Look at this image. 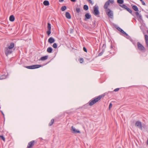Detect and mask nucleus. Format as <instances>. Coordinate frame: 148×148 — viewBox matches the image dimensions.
Instances as JSON below:
<instances>
[{"label":"nucleus","mask_w":148,"mask_h":148,"mask_svg":"<svg viewBox=\"0 0 148 148\" xmlns=\"http://www.w3.org/2000/svg\"><path fill=\"white\" fill-rule=\"evenodd\" d=\"M105 95V93H104L103 94L99 95L96 98H95L94 99L92 100V101H90L88 102V104H86L84 105V108H86L88 106V105L90 106H92L94 104L100 100Z\"/></svg>","instance_id":"nucleus-1"},{"label":"nucleus","mask_w":148,"mask_h":148,"mask_svg":"<svg viewBox=\"0 0 148 148\" xmlns=\"http://www.w3.org/2000/svg\"><path fill=\"white\" fill-rule=\"evenodd\" d=\"M93 13L95 16L97 17H99L100 12L99 10V7L98 6L95 5L94 7Z\"/></svg>","instance_id":"nucleus-2"},{"label":"nucleus","mask_w":148,"mask_h":148,"mask_svg":"<svg viewBox=\"0 0 148 148\" xmlns=\"http://www.w3.org/2000/svg\"><path fill=\"white\" fill-rule=\"evenodd\" d=\"M42 66L40 65H34L30 66H26L25 67L27 69H34L38 68Z\"/></svg>","instance_id":"nucleus-3"},{"label":"nucleus","mask_w":148,"mask_h":148,"mask_svg":"<svg viewBox=\"0 0 148 148\" xmlns=\"http://www.w3.org/2000/svg\"><path fill=\"white\" fill-rule=\"evenodd\" d=\"M13 51L12 49H9L8 48L5 47L4 49V53L6 56L11 54Z\"/></svg>","instance_id":"nucleus-4"},{"label":"nucleus","mask_w":148,"mask_h":148,"mask_svg":"<svg viewBox=\"0 0 148 148\" xmlns=\"http://www.w3.org/2000/svg\"><path fill=\"white\" fill-rule=\"evenodd\" d=\"M137 46L139 50L143 52H145V49L140 42H137Z\"/></svg>","instance_id":"nucleus-5"},{"label":"nucleus","mask_w":148,"mask_h":148,"mask_svg":"<svg viewBox=\"0 0 148 148\" xmlns=\"http://www.w3.org/2000/svg\"><path fill=\"white\" fill-rule=\"evenodd\" d=\"M106 13L108 16L111 18L113 17V12L110 9H107L106 10Z\"/></svg>","instance_id":"nucleus-6"},{"label":"nucleus","mask_w":148,"mask_h":148,"mask_svg":"<svg viewBox=\"0 0 148 148\" xmlns=\"http://www.w3.org/2000/svg\"><path fill=\"white\" fill-rule=\"evenodd\" d=\"M119 6L123 8L125 10H126L130 13L132 14V10L130 9L129 8L127 7L125 5H119Z\"/></svg>","instance_id":"nucleus-7"},{"label":"nucleus","mask_w":148,"mask_h":148,"mask_svg":"<svg viewBox=\"0 0 148 148\" xmlns=\"http://www.w3.org/2000/svg\"><path fill=\"white\" fill-rule=\"evenodd\" d=\"M47 34L48 36H49L50 34L51 33V24L49 23H47Z\"/></svg>","instance_id":"nucleus-8"},{"label":"nucleus","mask_w":148,"mask_h":148,"mask_svg":"<svg viewBox=\"0 0 148 148\" xmlns=\"http://www.w3.org/2000/svg\"><path fill=\"white\" fill-rule=\"evenodd\" d=\"M35 143V140H32L29 142L26 148H32L34 146Z\"/></svg>","instance_id":"nucleus-9"},{"label":"nucleus","mask_w":148,"mask_h":148,"mask_svg":"<svg viewBox=\"0 0 148 148\" xmlns=\"http://www.w3.org/2000/svg\"><path fill=\"white\" fill-rule=\"evenodd\" d=\"M135 125L141 129H142V126L141 122L139 121H136L135 123Z\"/></svg>","instance_id":"nucleus-10"},{"label":"nucleus","mask_w":148,"mask_h":148,"mask_svg":"<svg viewBox=\"0 0 148 148\" xmlns=\"http://www.w3.org/2000/svg\"><path fill=\"white\" fill-rule=\"evenodd\" d=\"M71 130L74 133H80V132L79 130L76 129L73 126L71 127Z\"/></svg>","instance_id":"nucleus-11"},{"label":"nucleus","mask_w":148,"mask_h":148,"mask_svg":"<svg viewBox=\"0 0 148 148\" xmlns=\"http://www.w3.org/2000/svg\"><path fill=\"white\" fill-rule=\"evenodd\" d=\"M85 18L84 20L86 21L87 19H89L91 17V15L89 13H87L85 14Z\"/></svg>","instance_id":"nucleus-12"},{"label":"nucleus","mask_w":148,"mask_h":148,"mask_svg":"<svg viewBox=\"0 0 148 148\" xmlns=\"http://www.w3.org/2000/svg\"><path fill=\"white\" fill-rule=\"evenodd\" d=\"M110 0H108L105 3L103 7L104 8V9H106V10L108 9V7L109 5H110Z\"/></svg>","instance_id":"nucleus-13"},{"label":"nucleus","mask_w":148,"mask_h":148,"mask_svg":"<svg viewBox=\"0 0 148 148\" xmlns=\"http://www.w3.org/2000/svg\"><path fill=\"white\" fill-rule=\"evenodd\" d=\"M55 41V39L52 37H50L48 40V42L50 44L53 43Z\"/></svg>","instance_id":"nucleus-14"},{"label":"nucleus","mask_w":148,"mask_h":148,"mask_svg":"<svg viewBox=\"0 0 148 148\" xmlns=\"http://www.w3.org/2000/svg\"><path fill=\"white\" fill-rule=\"evenodd\" d=\"M145 38L146 46L147 47H148V36L147 35H145Z\"/></svg>","instance_id":"nucleus-15"},{"label":"nucleus","mask_w":148,"mask_h":148,"mask_svg":"<svg viewBox=\"0 0 148 148\" xmlns=\"http://www.w3.org/2000/svg\"><path fill=\"white\" fill-rule=\"evenodd\" d=\"M132 9L135 11L138 12L139 11L138 8V7L134 5H132Z\"/></svg>","instance_id":"nucleus-16"},{"label":"nucleus","mask_w":148,"mask_h":148,"mask_svg":"<svg viewBox=\"0 0 148 148\" xmlns=\"http://www.w3.org/2000/svg\"><path fill=\"white\" fill-rule=\"evenodd\" d=\"M14 43L13 42H11L10 44V45L7 47L9 49H12L14 47Z\"/></svg>","instance_id":"nucleus-17"},{"label":"nucleus","mask_w":148,"mask_h":148,"mask_svg":"<svg viewBox=\"0 0 148 148\" xmlns=\"http://www.w3.org/2000/svg\"><path fill=\"white\" fill-rule=\"evenodd\" d=\"M65 16L66 17L69 19H71V16L70 13L68 12H66L65 13Z\"/></svg>","instance_id":"nucleus-18"},{"label":"nucleus","mask_w":148,"mask_h":148,"mask_svg":"<svg viewBox=\"0 0 148 148\" xmlns=\"http://www.w3.org/2000/svg\"><path fill=\"white\" fill-rule=\"evenodd\" d=\"M9 20L11 22H13L14 21L15 18L13 15H11L10 16Z\"/></svg>","instance_id":"nucleus-19"},{"label":"nucleus","mask_w":148,"mask_h":148,"mask_svg":"<svg viewBox=\"0 0 148 148\" xmlns=\"http://www.w3.org/2000/svg\"><path fill=\"white\" fill-rule=\"evenodd\" d=\"M48 56H45L42 57L40 58V60L42 61L45 60L48 58Z\"/></svg>","instance_id":"nucleus-20"},{"label":"nucleus","mask_w":148,"mask_h":148,"mask_svg":"<svg viewBox=\"0 0 148 148\" xmlns=\"http://www.w3.org/2000/svg\"><path fill=\"white\" fill-rule=\"evenodd\" d=\"M43 4L45 6H48L49 4V1L47 0H45L43 2Z\"/></svg>","instance_id":"nucleus-21"},{"label":"nucleus","mask_w":148,"mask_h":148,"mask_svg":"<svg viewBox=\"0 0 148 148\" xmlns=\"http://www.w3.org/2000/svg\"><path fill=\"white\" fill-rule=\"evenodd\" d=\"M47 51L49 53H51L52 52V49L51 47H49L47 50Z\"/></svg>","instance_id":"nucleus-22"},{"label":"nucleus","mask_w":148,"mask_h":148,"mask_svg":"<svg viewBox=\"0 0 148 148\" xmlns=\"http://www.w3.org/2000/svg\"><path fill=\"white\" fill-rule=\"evenodd\" d=\"M117 29L118 30L120 31L123 34L125 32L119 27H117Z\"/></svg>","instance_id":"nucleus-23"},{"label":"nucleus","mask_w":148,"mask_h":148,"mask_svg":"<svg viewBox=\"0 0 148 148\" xmlns=\"http://www.w3.org/2000/svg\"><path fill=\"white\" fill-rule=\"evenodd\" d=\"M54 122V119H52L51 120V121L50 122L49 124V126H51L53 123Z\"/></svg>","instance_id":"nucleus-24"},{"label":"nucleus","mask_w":148,"mask_h":148,"mask_svg":"<svg viewBox=\"0 0 148 148\" xmlns=\"http://www.w3.org/2000/svg\"><path fill=\"white\" fill-rule=\"evenodd\" d=\"M83 8L84 10H87L88 9V7L87 5H85L84 6Z\"/></svg>","instance_id":"nucleus-25"},{"label":"nucleus","mask_w":148,"mask_h":148,"mask_svg":"<svg viewBox=\"0 0 148 148\" xmlns=\"http://www.w3.org/2000/svg\"><path fill=\"white\" fill-rule=\"evenodd\" d=\"M117 2L118 3L122 4L124 2L123 0H117Z\"/></svg>","instance_id":"nucleus-26"},{"label":"nucleus","mask_w":148,"mask_h":148,"mask_svg":"<svg viewBox=\"0 0 148 148\" xmlns=\"http://www.w3.org/2000/svg\"><path fill=\"white\" fill-rule=\"evenodd\" d=\"M6 78V76L4 75H2L0 77V80L5 79Z\"/></svg>","instance_id":"nucleus-27"},{"label":"nucleus","mask_w":148,"mask_h":148,"mask_svg":"<svg viewBox=\"0 0 148 148\" xmlns=\"http://www.w3.org/2000/svg\"><path fill=\"white\" fill-rule=\"evenodd\" d=\"M66 9V6H64L61 7V10L62 11H64Z\"/></svg>","instance_id":"nucleus-28"},{"label":"nucleus","mask_w":148,"mask_h":148,"mask_svg":"<svg viewBox=\"0 0 148 148\" xmlns=\"http://www.w3.org/2000/svg\"><path fill=\"white\" fill-rule=\"evenodd\" d=\"M77 13H79L80 12V9L79 8H77L75 9Z\"/></svg>","instance_id":"nucleus-29"},{"label":"nucleus","mask_w":148,"mask_h":148,"mask_svg":"<svg viewBox=\"0 0 148 148\" xmlns=\"http://www.w3.org/2000/svg\"><path fill=\"white\" fill-rule=\"evenodd\" d=\"M104 49H103L101 52L99 53L98 54V56H101L103 54L104 52Z\"/></svg>","instance_id":"nucleus-30"},{"label":"nucleus","mask_w":148,"mask_h":148,"mask_svg":"<svg viewBox=\"0 0 148 148\" xmlns=\"http://www.w3.org/2000/svg\"><path fill=\"white\" fill-rule=\"evenodd\" d=\"M53 47L55 49L57 47V44L56 43H54L53 45Z\"/></svg>","instance_id":"nucleus-31"},{"label":"nucleus","mask_w":148,"mask_h":148,"mask_svg":"<svg viewBox=\"0 0 148 148\" xmlns=\"http://www.w3.org/2000/svg\"><path fill=\"white\" fill-rule=\"evenodd\" d=\"M95 21H94L92 22V26L93 27H94L96 26V24H95Z\"/></svg>","instance_id":"nucleus-32"},{"label":"nucleus","mask_w":148,"mask_h":148,"mask_svg":"<svg viewBox=\"0 0 148 148\" xmlns=\"http://www.w3.org/2000/svg\"><path fill=\"white\" fill-rule=\"evenodd\" d=\"M0 138L4 141H5V138L3 136L0 135Z\"/></svg>","instance_id":"nucleus-33"},{"label":"nucleus","mask_w":148,"mask_h":148,"mask_svg":"<svg viewBox=\"0 0 148 148\" xmlns=\"http://www.w3.org/2000/svg\"><path fill=\"white\" fill-rule=\"evenodd\" d=\"M79 61L81 63H82L84 62V59L82 58H81L79 59Z\"/></svg>","instance_id":"nucleus-34"},{"label":"nucleus","mask_w":148,"mask_h":148,"mask_svg":"<svg viewBox=\"0 0 148 148\" xmlns=\"http://www.w3.org/2000/svg\"><path fill=\"white\" fill-rule=\"evenodd\" d=\"M123 34H125V35L127 37V38H129L130 37V36L125 32L123 33Z\"/></svg>","instance_id":"nucleus-35"},{"label":"nucleus","mask_w":148,"mask_h":148,"mask_svg":"<svg viewBox=\"0 0 148 148\" xmlns=\"http://www.w3.org/2000/svg\"><path fill=\"white\" fill-rule=\"evenodd\" d=\"M140 20H142V17L140 14L138 17Z\"/></svg>","instance_id":"nucleus-36"},{"label":"nucleus","mask_w":148,"mask_h":148,"mask_svg":"<svg viewBox=\"0 0 148 148\" xmlns=\"http://www.w3.org/2000/svg\"><path fill=\"white\" fill-rule=\"evenodd\" d=\"M112 107V104L111 103H110L109 105V110H110L111 108Z\"/></svg>","instance_id":"nucleus-37"},{"label":"nucleus","mask_w":148,"mask_h":148,"mask_svg":"<svg viewBox=\"0 0 148 148\" xmlns=\"http://www.w3.org/2000/svg\"><path fill=\"white\" fill-rule=\"evenodd\" d=\"M83 49L84 51L85 52H87V50L85 47H84L83 48Z\"/></svg>","instance_id":"nucleus-38"},{"label":"nucleus","mask_w":148,"mask_h":148,"mask_svg":"<svg viewBox=\"0 0 148 148\" xmlns=\"http://www.w3.org/2000/svg\"><path fill=\"white\" fill-rule=\"evenodd\" d=\"M135 14L137 17H138L140 14H139V13L137 12H135Z\"/></svg>","instance_id":"nucleus-39"},{"label":"nucleus","mask_w":148,"mask_h":148,"mask_svg":"<svg viewBox=\"0 0 148 148\" xmlns=\"http://www.w3.org/2000/svg\"><path fill=\"white\" fill-rule=\"evenodd\" d=\"M142 4L144 5H146V4L145 3L144 1L143 0L141 1Z\"/></svg>","instance_id":"nucleus-40"},{"label":"nucleus","mask_w":148,"mask_h":148,"mask_svg":"<svg viewBox=\"0 0 148 148\" xmlns=\"http://www.w3.org/2000/svg\"><path fill=\"white\" fill-rule=\"evenodd\" d=\"M119 89V88H116L115 89L114 91H115V92H116L117 91H118Z\"/></svg>","instance_id":"nucleus-41"},{"label":"nucleus","mask_w":148,"mask_h":148,"mask_svg":"<svg viewBox=\"0 0 148 148\" xmlns=\"http://www.w3.org/2000/svg\"><path fill=\"white\" fill-rule=\"evenodd\" d=\"M114 0H110V3H111L113 4L114 3Z\"/></svg>","instance_id":"nucleus-42"},{"label":"nucleus","mask_w":148,"mask_h":148,"mask_svg":"<svg viewBox=\"0 0 148 148\" xmlns=\"http://www.w3.org/2000/svg\"><path fill=\"white\" fill-rule=\"evenodd\" d=\"M87 1H88L91 4H92V1L91 0H86Z\"/></svg>","instance_id":"nucleus-43"},{"label":"nucleus","mask_w":148,"mask_h":148,"mask_svg":"<svg viewBox=\"0 0 148 148\" xmlns=\"http://www.w3.org/2000/svg\"><path fill=\"white\" fill-rule=\"evenodd\" d=\"M71 1L73 2H75L76 1V0H71Z\"/></svg>","instance_id":"nucleus-44"},{"label":"nucleus","mask_w":148,"mask_h":148,"mask_svg":"<svg viewBox=\"0 0 148 148\" xmlns=\"http://www.w3.org/2000/svg\"><path fill=\"white\" fill-rule=\"evenodd\" d=\"M110 48L111 49L113 48V47L112 45H111L110 46Z\"/></svg>","instance_id":"nucleus-45"},{"label":"nucleus","mask_w":148,"mask_h":148,"mask_svg":"<svg viewBox=\"0 0 148 148\" xmlns=\"http://www.w3.org/2000/svg\"><path fill=\"white\" fill-rule=\"evenodd\" d=\"M59 1L60 2H62L64 1V0H59Z\"/></svg>","instance_id":"nucleus-46"},{"label":"nucleus","mask_w":148,"mask_h":148,"mask_svg":"<svg viewBox=\"0 0 148 148\" xmlns=\"http://www.w3.org/2000/svg\"><path fill=\"white\" fill-rule=\"evenodd\" d=\"M147 144L148 145V139H147Z\"/></svg>","instance_id":"nucleus-47"},{"label":"nucleus","mask_w":148,"mask_h":148,"mask_svg":"<svg viewBox=\"0 0 148 148\" xmlns=\"http://www.w3.org/2000/svg\"><path fill=\"white\" fill-rule=\"evenodd\" d=\"M1 113H2V114H3V116H4V114L3 113V112H1Z\"/></svg>","instance_id":"nucleus-48"},{"label":"nucleus","mask_w":148,"mask_h":148,"mask_svg":"<svg viewBox=\"0 0 148 148\" xmlns=\"http://www.w3.org/2000/svg\"><path fill=\"white\" fill-rule=\"evenodd\" d=\"M140 1L141 2V1H142L143 0H140Z\"/></svg>","instance_id":"nucleus-49"},{"label":"nucleus","mask_w":148,"mask_h":148,"mask_svg":"<svg viewBox=\"0 0 148 148\" xmlns=\"http://www.w3.org/2000/svg\"><path fill=\"white\" fill-rule=\"evenodd\" d=\"M147 33H148V30L147 31Z\"/></svg>","instance_id":"nucleus-50"}]
</instances>
